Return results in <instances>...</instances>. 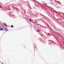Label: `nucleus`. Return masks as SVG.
Instances as JSON below:
<instances>
[{
	"mask_svg": "<svg viewBox=\"0 0 64 64\" xmlns=\"http://www.w3.org/2000/svg\"><path fill=\"white\" fill-rule=\"evenodd\" d=\"M11 27L12 28H13V27H14V26H13V25H12V26H11Z\"/></svg>",
	"mask_w": 64,
	"mask_h": 64,
	"instance_id": "20e7f679",
	"label": "nucleus"
},
{
	"mask_svg": "<svg viewBox=\"0 0 64 64\" xmlns=\"http://www.w3.org/2000/svg\"><path fill=\"white\" fill-rule=\"evenodd\" d=\"M30 21H32V20H30Z\"/></svg>",
	"mask_w": 64,
	"mask_h": 64,
	"instance_id": "423d86ee",
	"label": "nucleus"
},
{
	"mask_svg": "<svg viewBox=\"0 0 64 64\" xmlns=\"http://www.w3.org/2000/svg\"><path fill=\"white\" fill-rule=\"evenodd\" d=\"M36 31L37 32H40V31L39 30H36Z\"/></svg>",
	"mask_w": 64,
	"mask_h": 64,
	"instance_id": "f03ea898",
	"label": "nucleus"
},
{
	"mask_svg": "<svg viewBox=\"0 0 64 64\" xmlns=\"http://www.w3.org/2000/svg\"><path fill=\"white\" fill-rule=\"evenodd\" d=\"M52 0H51V1H52Z\"/></svg>",
	"mask_w": 64,
	"mask_h": 64,
	"instance_id": "0eeeda50",
	"label": "nucleus"
},
{
	"mask_svg": "<svg viewBox=\"0 0 64 64\" xmlns=\"http://www.w3.org/2000/svg\"><path fill=\"white\" fill-rule=\"evenodd\" d=\"M35 23H37V22L36 21L35 22Z\"/></svg>",
	"mask_w": 64,
	"mask_h": 64,
	"instance_id": "39448f33",
	"label": "nucleus"
},
{
	"mask_svg": "<svg viewBox=\"0 0 64 64\" xmlns=\"http://www.w3.org/2000/svg\"><path fill=\"white\" fill-rule=\"evenodd\" d=\"M4 25L5 26H6V27H7V26H6V24H4Z\"/></svg>",
	"mask_w": 64,
	"mask_h": 64,
	"instance_id": "7ed1b4c3",
	"label": "nucleus"
},
{
	"mask_svg": "<svg viewBox=\"0 0 64 64\" xmlns=\"http://www.w3.org/2000/svg\"><path fill=\"white\" fill-rule=\"evenodd\" d=\"M6 31H7V30L6 31Z\"/></svg>",
	"mask_w": 64,
	"mask_h": 64,
	"instance_id": "6e6552de",
	"label": "nucleus"
},
{
	"mask_svg": "<svg viewBox=\"0 0 64 64\" xmlns=\"http://www.w3.org/2000/svg\"><path fill=\"white\" fill-rule=\"evenodd\" d=\"M0 31H3V28H0Z\"/></svg>",
	"mask_w": 64,
	"mask_h": 64,
	"instance_id": "f257e3e1",
	"label": "nucleus"
},
{
	"mask_svg": "<svg viewBox=\"0 0 64 64\" xmlns=\"http://www.w3.org/2000/svg\"><path fill=\"white\" fill-rule=\"evenodd\" d=\"M1 8H2V7H1Z\"/></svg>",
	"mask_w": 64,
	"mask_h": 64,
	"instance_id": "1a4fd4ad",
	"label": "nucleus"
}]
</instances>
